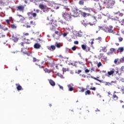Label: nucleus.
Segmentation results:
<instances>
[{"label":"nucleus","mask_w":124,"mask_h":124,"mask_svg":"<svg viewBox=\"0 0 124 124\" xmlns=\"http://www.w3.org/2000/svg\"><path fill=\"white\" fill-rule=\"evenodd\" d=\"M68 33H63V36L64 37H65V36H66V35H67Z\"/></svg>","instance_id":"5fc2aeb1"},{"label":"nucleus","mask_w":124,"mask_h":124,"mask_svg":"<svg viewBox=\"0 0 124 124\" xmlns=\"http://www.w3.org/2000/svg\"><path fill=\"white\" fill-rule=\"evenodd\" d=\"M76 49H77V47H76V46H74L72 47V51H76Z\"/></svg>","instance_id":"79ce46f5"},{"label":"nucleus","mask_w":124,"mask_h":124,"mask_svg":"<svg viewBox=\"0 0 124 124\" xmlns=\"http://www.w3.org/2000/svg\"><path fill=\"white\" fill-rule=\"evenodd\" d=\"M16 86H17L16 88L17 91H21V90L22 89V86H21L19 84H16Z\"/></svg>","instance_id":"b1692460"},{"label":"nucleus","mask_w":124,"mask_h":124,"mask_svg":"<svg viewBox=\"0 0 124 124\" xmlns=\"http://www.w3.org/2000/svg\"><path fill=\"white\" fill-rule=\"evenodd\" d=\"M34 11H35L36 13L33 12V11H31L30 12H28L27 13L28 16H29V19H32V18H34V19H35L36 17H37V14L36 13H39V10L34 9Z\"/></svg>","instance_id":"7ed1b4c3"},{"label":"nucleus","mask_w":124,"mask_h":124,"mask_svg":"<svg viewBox=\"0 0 124 124\" xmlns=\"http://www.w3.org/2000/svg\"><path fill=\"white\" fill-rule=\"evenodd\" d=\"M103 60L107 62V57H105V56H103Z\"/></svg>","instance_id":"a18cd8bd"},{"label":"nucleus","mask_w":124,"mask_h":124,"mask_svg":"<svg viewBox=\"0 0 124 124\" xmlns=\"http://www.w3.org/2000/svg\"><path fill=\"white\" fill-rule=\"evenodd\" d=\"M123 40L124 39L123 38V37H118V40L119 42H122V41H123Z\"/></svg>","instance_id":"4c0bfd02"},{"label":"nucleus","mask_w":124,"mask_h":124,"mask_svg":"<svg viewBox=\"0 0 124 124\" xmlns=\"http://www.w3.org/2000/svg\"><path fill=\"white\" fill-rule=\"evenodd\" d=\"M55 46L57 47V48H61L62 46L61 44V43H59L58 42H56L55 44Z\"/></svg>","instance_id":"5701e85b"},{"label":"nucleus","mask_w":124,"mask_h":124,"mask_svg":"<svg viewBox=\"0 0 124 124\" xmlns=\"http://www.w3.org/2000/svg\"><path fill=\"white\" fill-rule=\"evenodd\" d=\"M69 69L68 68H62V71L63 72H66V71H68Z\"/></svg>","instance_id":"a19ab883"},{"label":"nucleus","mask_w":124,"mask_h":124,"mask_svg":"<svg viewBox=\"0 0 124 124\" xmlns=\"http://www.w3.org/2000/svg\"><path fill=\"white\" fill-rule=\"evenodd\" d=\"M85 72H86V73H89V72H90V70L87 69L85 70Z\"/></svg>","instance_id":"864d4df0"},{"label":"nucleus","mask_w":124,"mask_h":124,"mask_svg":"<svg viewBox=\"0 0 124 124\" xmlns=\"http://www.w3.org/2000/svg\"><path fill=\"white\" fill-rule=\"evenodd\" d=\"M120 63H124V57L121 58L120 59Z\"/></svg>","instance_id":"c9c22d12"},{"label":"nucleus","mask_w":124,"mask_h":124,"mask_svg":"<svg viewBox=\"0 0 124 124\" xmlns=\"http://www.w3.org/2000/svg\"><path fill=\"white\" fill-rule=\"evenodd\" d=\"M115 93H118L116 91H114L113 93L112 98L113 100H115V101L118 100V99H119V97H118V96H117V95H116Z\"/></svg>","instance_id":"4468645a"},{"label":"nucleus","mask_w":124,"mask_h":124,"mask_svg":"<svg viewBox=\"0 0 124 124\" xmlns=\"http://www.w3.org/2000/svg\"><path fill=\"white\" fill-rule=\"evenodd\" d=\"M40 47H41V45H40V44H39L38 43H35L34 45V48L35 49H40Z\"/></svg>","instance_id":"6ab92c4d"},{"label":"nucleus","mask_w":124,"mask_h":124,"mask_svg":"<svg viewBox=\"0 0 124 124\" xmlns=\"http://www.w3.org/2000/svg\"><path fill=\"white\" fill-rule=\"evenodd\" d=\"M92 9L90 7H87V6H84V8H82V10L84 11H88V12H90Z\"/></svg>","instance_id":"aec40b11"},{"label":"nucleus","mask_w":124,"mask_h":124,"mask_svg":"<svg viewBox=\"0 0 124 124\" xmlns=\"http://www.w3.org/2000/svg\"><path fill=\"white\" fill-rule=\"evenodd\" d=\"M34 24V22L33 21H30V25H33Z\"/></svg>","instance_id":"6e6d98bb"},{"label":"nucleus","mask_w":124,"mask_h":124,"mask_svg":"<svg viewBox=\"0 0 124 124\" xmlns=\"http://www.w3.org/2000/svg\"><path fill=\"white\" fill-rule=\"evenodd\" d=\"M82 35H83V34L81 31H78V32L77 33V36H79V37H82Z\"/></svg>","instance_id":"473e14b6"},{"label":"nucleus","mask_w":124,"mask_h":124,"mask_svg":"<svg viewBox=\"0 0 124 124\" xmlns=\"http://www.w3.org/2000/svg\"><path fill=\"white\" fill-rule=\"evenodd\" d=\"M113 83H114V84H116V81H111V83H110L111 85H112V84H113Z\"/></svg>","instance_id":"680f3d73"},{"label":"nucleus","mask_w":124,"mask_h":124,"mask_svg":"<svg viewBox=\"0 0 124 124\" xmlns=\"http://www.w3.org/2000/svg\"><path fill=\"white\" fill-rule=\"evenodd\" d=\"M39 60L37 59L35 57H33V62H39Z\"/></svg>","instance_id":"f704fd0d"},{"label":"nucleus","mask_w":124,"mask_h":124,"mask_svg":"<svg viewBox=\"0 0 124 124\" xmlns=\"http://www.w3.org/2000/svg\"><path fill=\"white\" fill-rule=\"evenodd\" d=\"M81 48L83 50H84V51H86V52H89V51L91 50V48L89 47H87L86 45H82Z\"/></svg>","instance_id":"ddd939ff"},{"label":"nucleus","mask_w":124,"mask_h":124,"mask_svg":"<svg viewBox=\"0 0 124 124\" xmlns=\"http://www.w3.org/2000/svg\"><path fill=\"white\" fill-rule=\"evenodd\" d=\"M78 3L80 5H84V1L83 0H80Z\"/></svg>","instance_id":"72a5a7b5"},{"label":"nucleus","mask_w":124,"mask_h":124,"mask_svg":"<svg viewBox=\"0 0 124 124\" xmlns=\"http://www.w3.org/2000/svg\"><path fill=\"white\" fill-rule=\"evenodd\" d=\"M5 21L8 25H9L10 24V22H11L10 19H6Z\"/></svg>","instance_id":"ea45409f"},{"label":"nucleus","mask_w":124,"mask_h":124,"mask_svg":"<svg viewBox=\"0 0 124 124\" xmlns=\"http://www.w3.org/2000/svg\"><path fill=\"white\" fill-rule=\"evenodd\" d=\"M79 12H80V11H79L78 8L75 7V9L73 11V17H78V16L80 15V13Z\"/></svg>","instance_id":"6e6552de"},{"label":"nucleus","mask_w":124,"mask_h":124,"mask_svg":"<svg viewBox=\"0 0 124 124\" xmlns=\"http://www.w3.org/2000/svg\"><path fill=\"white\" fill-rule=\"evenodd\" d=\"M121 25L122 26H123V25H124V19H122V20H121Z\"/></svg>","instance_id":"8fccbe9b"},{"label":"nucleus","mask_w":124,"mask_h":124,"mask_svg":"<svg viewBox=\"0 0 124 124\" xmlns=\"http://www.w3.org/2000/svg\"><path fill=\"white\" fill-rule=\"evenodd\" d=\"M90 90H92V91H95V90H96V88L95 87H93L91 88Z\"/></svg>","instance_id":"de8ad7c7"},{"label":"nucleus","mask_w":124,"mask_h":124,"mask_svg":"<svg viewBox=\"0 0 124 124\" xmlns=\"http://www.w3.org/2000/svg\"><path fill=\"white\" fill-rule=\"evenodd\" d=\"M110 51L111 53H114V52H116V49H115V48H111L110 49Z\"/></svg>","instance_id":"e433bc0d"},{"label":"nucleus","mask_w":124,"mask_h":124,"mask_svg":"<svg viewBox=\"0 0 124 124\" xmlns=\"http://www.w3.org/2000/svg\"><path fill=\"white\" fill-rule=\"evenodd\" d=\"M54 23L53 20H49V19L47 18V20L46 21V26H48V25H51L52 26H54Z\"/></svg>","instance_id":"f8f14e48"},{"label":"nucleus","mask_w":124,"mask_h":124,"mask_svg":"<svg viewBox=\"0 0 124 124\" xmlns=\"http://www.w3.org/2000/svg\"><path fill=\"white\" fill-rule=\"evenodd\" d=\"M102 5L106 8H112L116 2L113 0H102Z\"/></svg>","instance_id":"f03ea898"},{"label":"nucleus","mask_w":124,"mask_h":124,"mask_svg":"<svg viewBox=\"0 0 124 124\" xmlns=\"http://www.w3.org/2000/svg\"><path fill=\"white\" fill-rule=\"evenodd\" d=\"M79 89H80L81 90L80 92H81V93H84L85 92V89L84 88L79 87Z\"/></svg>","instance_id":"58836bf2"},{"label":"nucleus","mask_w":124,"mask_h":124,"mask_svg":"<svg viewBox=\"0 0 124 124\" xmlns=\"http://www.w3.org/2000/svg\"><path fill=\"white\" fill-rule=\"evenodd\" d=\"M24 40L25 41V43H21L20 44V45H21V46H22V47H24V48H25V44H31V40L27 39L26 40V37H25V36H22Z\"/></svg>","instance_id":"39448f33"},{"label":"nucleus","mask_w":124,"mask_h":124,"mask_svg":"<svg viewBox=\"0 0 124 124\" xmlns=\"http://www.w3.org/2000/svg\"><path fill=\"white\" fill-rule=\"evenodd\" d=\"M72 86H73V85L72 84H68V85H67V87L69 89V91L70 92H72V91H73V87H72Z\"/></svg>","instance_id":"4be33fe9"},{"label":"nucleus","mask_w":124,"mask_h":124,"mask_svg":"<svg viewBox=\"0 0 124 124\" xmlns=\"http://www.w3.org/2000/svg\"><path fill=\"white\" fill-rule=\"evenodd\" d=\"M79 12L80 13L81 16H82L84 18L89 17V16H90V15H91V14L86 13L85 12H81V11H79Z\"/></svg>","instance_id":"9b49d317"},{"label":"nucleus","mask_w":124,"mask_h":124,"mask_svg":"<svg viewBox=\"0 0 124 124\" xmlns=\"http://www.w3.org/2000/svg\"><path fill=\"white\" fill-rule=\"evenodd\" d=\"M0 29H3L2 26H1V25L0 24Z\"/></svg>","instance_id":"774afa93"},{"label":"nucleus","mask_w":124,"mask_h":124,"mask_svg":"<svg viewBox=\"0 0 124 124\" xmlns=\"http://www.w3.org/2000/svg\"><path fill=\"white\" fill-rule=\"evenodd\" d=\"M55 67H56V68L57 69H59V68L58 67V65H56L55 66Z\"/></svg>","instance_id":"338daca9"},{"label":"nucleus","mask_w":124,"mask_h":124,"mask_svg":"<svg viewBox=\"0 0 124 124\" xmlns=\"http://www.w3.org/2000/svg\"><path fill=\"white\" fill-rule=\"evenodd\" d=\"M112 86V84H111L109 82H106V86Z\"/></svg>","instance_id":"49530a36"},{"label":"nucleus","mask_w":124,"mask_h":124,"mask_svg":"<svg viewBox=\"0 0 124 124\" xmlns=\"http://www.w3.org/2000/svg\"><path fill=\"white\" fill-rule=\"evenodd\" d=\"M2 30H3V31H8V28H3Z\"/></svg>","instance_id":"13d9d810"},{"label":"nucleus","mask_w":124,"mask_h":124,"mask_svg":"<svg viewBox=\"0 0 124 124\" xmlns=\"http://www.w3.org/2000/svg\"><path fill=\"white\" fill-rule=\"evenodd\" d=\"M74 44H76V45H78L79 44V42L78 41H76L74 42Z\"/></svg>","instance_id":"09e8293b"},{"label":"nucleus","mask_w":124,"mask_h":124,"mask_svg":"<svg viewBox=\"0 0 124 124\" xmlns=\"http://www.w3.org/2000/svg\"><path fill=\"white\" fill-rule=\"evenodd\" d=\"M96 23V18H95V17L93 16L90 19V22L87 23L86 25L93 26V25H95Z\"/></svg>","instance_id":"423d86ee"},{"label":"nucleus","mask_w":124,"mask_h":124,"mask_svg":"<svg viewBox=\"0 0 124 124\" xmlns=\"http://www.w3.org/2000/svg\"><path fill=\"white\" fill-rule=\"evenodd\" d=\"M102 51L105 53H106V52H107V47L104 46L102 47Z\"/></svg>","instance_id":"c85d7f7f"},{"label":"nucleus","mask_w":124,"mask_h":124,"mask_svg":"<svg viewBox=\"0 0 124 124\" xmlns=\"http://www.w3.org/2000/svg\"><path fill=\"white\" fill-rule=\"evenodd\" d=\"M31 25H27L26 26V28L27 29H29L30 28H31Z\"/></svg>","instance_id":"bf43d9fd"},{"label":"nucleus","mask_w":124,"mask_h":124,"mask_svg":"<svg viewBox=\"0 0 124 124\" xmlns=\"http://www.w3.org/2000/svg\"><path fill=\"white\" fill-rule=\"evenodd\" d=\"M91 70H92V71H95L94 68H91Z\"/></svg>","instance_id":"0e129e2a"},{"label":"nucleus","mask_w":124,"mask_h":124,"mask_svg":"<svg viewBox=\"0 0 124 124\" xmlns=\"http://www.w3.org/2000/svg\"><path fill=\"white\" fill-rule=\"evenodd\" d=\"M58 86H59L60 89H61L62 90H63V87L61 86V85H58Z\"/></svg>","instance_id":"603ef678"},{"label":"nucleus","mask_w":124,"mask_h":124,"mask_svg":"<svg viewBox=\"0 0 124 124\" xmlns=\"http://www.w3.org/2000/svg\"><path fill=\"white\" fill-rule=\"evenodd\" d=\"M44 71L46 72V73H51V72H52V70L47 68L45 69Z\"/></svg>","instance_id":"a878e982"},{"label":"nucleus","mask_w":124,"mask_h":124,"mask_svg":"<svg viewBox=\"0 0 124 124\" xmlns=\"http://www.w3.org/2000/svg\"><path fill=\"white\" fill-rule=\"evenodd\" d=\"M47 48L48 50L50 51V52H54L56 50V46L54 45H51L50 46H47Z\"/></svg>","instance_id":"9d476101"},{"label":"nucleus","mask_w":124,"mask_h":124,"mask_svg":"<svg viewBox=\"0 0 124 124\" xmlns=\"http://www.w3.org/2000/svg\"><path fill=\"white\" fill-rule=\"evenodd\" d=\"M106 32H109L110 33H115V31L110 28H106Z\"/></svg>","instance_id":"f3484780"},{"label":"nucleus","mask_w":124,"mask_h":124,"mask_svg":"<svg viewBox=\"0 0 124 124\" xmlns=\"http://www.w3.org/2000/svg\"><path fill=\"white\" fill-rule=\"evenodd\" d=\"M115 73V69L112 68L110 71L108 72V77L111 76V75H113Z\"/></svg>","instance_id":"dca6fc26"},{"label":"nucleus","mask_w":124,"mask_h":124,"mask_svg":"<svg viewBox=\"0 0 124 124\" xmlns=\"http://www.w3.org/2000/svg\"><path fill=\"white\" fill-rule=\"evenodd\" d=\"M85 95H88V94L89 95H90L92 94V93H91V91H90V90H87V91H86V92H85Z\"/></svg>","instance_id":"cd10ccee"},{"label":"nucleus","mask_w":124,"mask_h":124,"mask_svg":"<svg viewBox=\"0 0 124 124\" xmlns=\"http://www.w3.org/2000/svg\"><path fill=\"white\" fill-rule=\"evenodd\" d=\"M64 12L62 13V16L67 22H71L72 20V15L69 11V9H63Z\"/></svg>","instance_id":"f257e3e1"},{"label":"nucleus","mask_w":124,"mask_h":124,"mask_svg":"<svg viewBox=\"0 0 124 124\" xmlns=\"http://www.w3.org/2000/svg\"><path fill=\"white\" fill-rule=\"evenodd\" d=\"M62 35V33L61 31H55V34L53 35V37H54L56 39H60V37Z\"/></svg>","instance_id":"0eeeda50"},{"label":"nucleus","mask_w":124,"mask_h":124,"mask_svg":"<svg viewBox=\"0 0 124 124\" xmlns=\"http://www.w3.org/2000/svg\"><path fill=\"white\" fill-rule=\"evenodd\" d=\"M91 78H92L93 79H94V80H96V81H98V82H99L100 83H104V82L102 81V80H100L97 79V78H94L93 76H91Z\"/></svg>","instance_id":"393cba45"},{"label":"nucleus","mask_w":124,"mask_h":124,"mask_svg":"<svg viewBox=\"0 0 124 124\" xmlns=\"http://www.w3.org/2000/svg\"><path fill=\"white\" fill-rule=\"evenodd\" d=\"M19 35H18L17 33H14L12 34V40L14 42H17L18 41V40H19V38H18V36Z\"/></svg>","instance_id":"1a4fd4ad"},{"label":"nucleus","mask_w":124,"mask_h":124,"mask_svg":"<svg viewBox=\"0 0 124 124\" xmlns=\"http://www.w3.org/2000/svg\"><path fill=\"white\" fill-rule=\"evenodd\" d=\"M57 75H58V76H59V77H60V78H62V79H63V76L61 74H60V73H58Z\"/></svg>","instance_id":"2f4dec72"},{"label":"nucleus","mask_w":124,"mask_h":124,"mask_svg":"<svg viewBox=\"0 0 124 124\" xmlns=\"http://www.w3.org/2000/svg\"><path fill=\"white\" fill-rule=\"evenodd\" d=\"M102 66V63H101V62H99L98 64H97V67L99 68L100 66Z\"/></svg>","instance_id":"37998d69"},{"label":"nucleus","mask_w":124,"mask_h":124,"mask_svg":"<svg viewBox=\"0 0 124 124\" xmlns=\"http://www.w3.org/2000/svg\"><path fill=\"white\" fill-rule=\"evenodd\" d=\"M97 19H102V16L98 15L97 16Z\"/></svg>","instance_id":"c03bdc74"},{"label":"nucleus","mask_w":124,"mask_h":124,"mask_svg":"<svg viewBox=\"0 0 124 124\" xmlns=\"http://www.w3.org/2000/svg\"><path fill=\"white\" fill-rule=\"evenodd\" d=\"M11 28H12V29H13V30H16V29H17V26H16V25L15 24H12L11 26Z\"/></svg>","instance_id":"c756f323"},{"label":"nucleus","mask_w":124,"mask_h":124,"mask_svg":"<svg viewBox=\"0 0 124 124\" xmlns=\"http://www.w3.org/2000/svg\"><path fill=\"white\" fill-rule=\"evenodd\" d=\"M114 63L117 65L120 64L121 62H120V59H115L114 61Z\"/></svg>","instance_id":"412c9836"},{"label":"nucleus","mask_w":124,"mask_h":124,"mask_svg":"<svg viewBox=\"0 0 124 124\" xmlns=\"http://www.w3.org/2000/svg\"><path fill=\"white\" fill-rule=\"evenodd\" d=\"M9 0H0V3H6V2H8Z\"/></svg>","instance_id":"7c9ffc66"},{"label":"nucleus","mask_w":124,"mask_h":124,"mask_svg":"<svg viewBox=\"0 0 124 124\" xmlns=\"http://www.w3.org/2000/svg\"><path fill=\"white\" fill-rule=\"evenodd\" d=\"M39 8L43 11L45 13H48L51 10V8H48L47 6L43 4H40L39 5Z\"/></svg>","instance_id":"20e7f679"},{"label":"nucleus","mask_w":124,"mask_h":124,"mask_svg":"<svg viewBox=\"0 0 124 124\" xmlns=\"http://www.w3.org/2000/svg\"><path fill=\"white\" fill-rule=\"evenodd\" d=\"M17 16H18V17H23V16L21 15H17Z\"/></svg>","instance_id":"052dcab7"},{"label":"nucleus","mask_w":124,"mask_h":124,"mask_svg":"<svg viewBox=\"0 0 124 124\" xmlns=\"http://www.w3.org/2000/svg\"><path fill=\"white\" fill-rule=\"evenodd\" d=\"M118 52H119V53H122V52H124V47H120L118 49Z\"/></svg>","instance_id":"bb28decb"},{"label":"nucleus","mask_w":124,"mask_h":124,"mask_svg":"<svg viewBox=\"0 0 124 124\" xmlns=\"http://www.w3.org/2000/svg\"><path fill=\"white\" fill-rule=\"evenodd\" d=\"M97 40H100V41H101V37H98Z\"/></svg>","instance_id":"e2e57ef3"},{"label":"nucleus","mask_w":124,"mask_h":124,"mask_svg":"<svg viewBox=\"0 0 124 124\" xmlns=\"http://www.w3.org/2000/svg\"><path fill=\"white\" fill-rule=\"evenodd\" d=\"M24 9H25V7L23 5H20L16 7V10H19V11L23 12Z\"/></svg>","instance_id":"2eb2a0df"},{"label":"nucleus","mask_w":124,"mask_h":124,"mask_svg":"<svg viewBox=\"0 0 124 124\" xmlns=\"http://www.w3.org/2000/svg\"><path fill=\"white\" fill-rule=\"evenodd\" d=\"M59 22H60V23H62V25L65 24V22H63V21L62 20H60Z\"/></svg>","instance_id":"3c124183"},{"label":"nucleus","mask_w":124,"mask_h":124,"mask_svg":"<svg viewBox=\"0 0 124 124\" xmlns=\"http://www.w3.org/2000/svg\"><path fill=\"white\" fill-rule=\"evenodd\" d=\"M100 110L97 108V109L95 110V112H99Z\"/></svg>","instance_id":"69168bd1"},{"label":"nucleus","mask_w":124,"mask_h":124,"mask_svg":"<svg viewBox=\"0 0 124 124\" xmlns=\"http://www.w3.org/2000/svg\"><path fill=\"white\" fill-rule=\"evenodd\" d=\"M49 83L50 85H51V86H52V87L56 86V82H55V81H54V80L52 79L49 80Z\"/></svg>","instance_id":"a211bd4d"},{"label":"nucleus","mask_w":124,"mask_h":124,"mask_svg":"<svg viewBox=\"0 0 124 124\" xmlns=\"http://www.w3.org/2000/svg\"><path fill=\"white\" fill-rule=\"evenodd\" d=\"M23 34L26 36H28V35H29V33H24Z\"/></svg>","instance_id":"4d7b16f0"}]
</instances>
